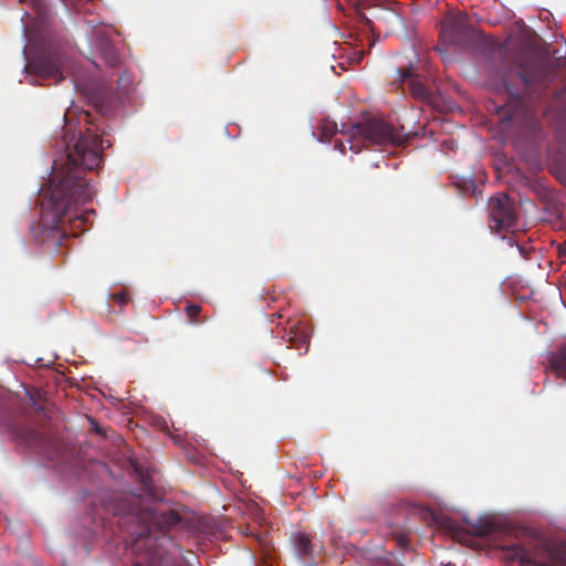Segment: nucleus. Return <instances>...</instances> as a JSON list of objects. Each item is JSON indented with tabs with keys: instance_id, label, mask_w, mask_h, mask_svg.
<instances>
[{
	"instance_id": "21",
	"label": "nucleus",
	"mask_w": 566,
	"mask_h": 566,
	"mask_svg": "<svg viewBox=\"0 0 566 566\" xmlns=\"http://www.w3.org/2000/svg\"><path fill=\"white\" fill-rule=\"evenodd\" d=\"M91 423H92V426H93V430H94L96 433H98V434H101V436H106L105 430H104L103 428H101L96 421L91 420Z\"/></svg>"
},
{
	"instance_id": "22",
	"label": "nucleus",
	"mask_w": 566,
	"mask_h": 566,
	"mask_svg": "<svg viewBox=\"0 0 566 566\" xmlns=\"http://www.w3.org/2000/svg\"><path fill=\"white\" fill-rule=\"evenodd\" d=\"M142 481H143V483H144L145 485H147V478H146V476H143V478H142Z\"/></svg>"
},
{
	"instance_id": "3",
	"label": "nucleus",
	"mask_w": 566,
	"mask_h": 566,
	"mask_svg": "<svg viewBox=\"0 0 566 566\" xmlns=\"http://www.w3.org/2000/svg\"><path fill=\"white\" fill-rule=\"evenodd\" d=\"M340 134L347 136L349 149L358 154L363 147L377 146L386 148L387 146H400L406 140V134L402 128H396L380 118H370L366 122L352 125Z\"/></svg>"
},
{
	"instance_id": "16",
	"label": "nucleus",
	"mask_w": 566,
	"mask_h": 566,
	"mask_svg": "<svg viewBox=\"0 0 566 566\" xmlns=\"http://www.w3.org/2000/svg\"><path fill=\"white\" fill-rule=\"evenodd\" d=\"M322 136L326 139L334 136L337 132V125L335 122L324 120L318 127Z\"/></svg>"
},
{
	"instance_id": "13",
	"label": "nucleus",
	"mask_w": 566,
	"mask_h": 566,
	"mask_svg": "<svg viewBox=\"0 0 566 566\" xmlns=\"http://www.w3.org/2000/svg\"><path fill=\"white\" fill-rule=\"evenodd\" d=\"M291 541L293 544L294 552L300 559L306 560L308 558H312L314 546L312 544V537L310 535L303 532H296L292 534Z\"/></svg>"
},
{
	"instance_id": "7",
	"label": "nucleus",
	"mask_w": 566,
	"mask_h": 566,
	"mask_svg": "<svg viewBox=\"0 0 566 566\" xmlns=\"http://www.w3.org/2000/svg\"><path fill=\"white\" fill-rule=\"evenodd\" d=\"M489 217V226L492 231L512 230L516 226L514 203L505 193L490 198Z\"/></svg>"
},
{
	"instance_id": "6",
	"label": "nucleus",
	"mask_w": 566,
	"mask_h": 566,
	"mask_svg": "<svg viewBox=\"0 0 566 566\" xmlns=\"http://www.w3.org/2000/svg\"><path fill=\"white\" fill-rule=\"evenodd\" d=\"M17 438L56 467H63L72 460L73 451L67 446L59 440L45 437L35 429L21 428L17 431Z\"/></svg>"
},
{
	"instance_id": "1",
	"label": "nucleus",
	"mask_w": 566,
	"mask_h": 566,
	"mask_svg": "<svg viewBox=\"0 0 566 566\" xmlns=\"http://www.w3.org/2000/svg\"><path fill=\"white\" fill-rule=\"evenodd\" d=\"M85 130L78 137L65 140V155L53 161L49 188L43 191L41 219L34 228V238L41 243L62 244L67 235H77L88 224L90 213L78 214L80 206L91 201L95 189L85 178L102 164L104 140L97 125L90 123V112L82 115Z\"/></svg>"
},
{
	"instance_id": "23",
	"label": "nucleus",
	"mask_w": 566,
	"mask_h": 566,
	"mask_svg": "<svg viewBox=\"0 0 566 566\" xmlns=\"http://www.w3.org/2000/svg\"><path fill=\"white\" fill-rule=\"evenodd\" d=\"M134 470H135L136 472H138V473L140 472V471H139V468L137 467V464H134Z\"/></svg>"
},
{
	"instance_id": "15",
	"label": "nucleus",
	"mask_w": 566,
	"mask_h": 566,
	"mask_svg": "<svg viewBox=\"0 0 566 566\" xmlns=\"http://www.w3.org/2000/svg\"><path fill=\"white\" fill-rule=\"evenodd\" d=\"M494 531V524L489 521H478L472 525V533L476 536H488Z\"/></svg>"
},
{
	"instance_id": "10",
	"label": "nucleus",
	"mask_w": 566,
	"mask_h": 566,
	"mask_svg": "<svg viewBox=\"0 0 566 566\" xmlns=\"http://www.w3.org/2000/svg\"><path fill=\"white\" fill-rule=\"evenodd\" d=\"M495 555L507 564V566H548L534 560L530 552L515 542L501 545L496 548Z\"/></svg>"
},
{
	"instance_id": "18",
	"label": "nucleus",
	"mask_w": 566,
	"mask_h": 566,
	"mask_svg": "<svg viewBox=\"0 0 566 566\" xmlns=\"http://www.w3.org/2000/svg\"><path fill=\"white\" fill-rule=\"evenodd\" d=\"M444 526L452 533H457L459 531L457 523L454 521H452L451 518H447L444 521Z\"/></svg>"
},
{
	"instance_id": "12",
	"label": "nucleus",
	"mask_w": 566,
	"mask_h": 566,
	"mask_svg": "<svg viewBox=\"0 0 566 566\" xmlns=\"http://www.w3.org/2000/svg\"><path fill=\"white\" fill-rule=\"evenodd\" d=\"M95 46L107 65L112 67H116L119 65L120 57L118 51L107 36H97Z\"/></svg>"
},
{
	"instance_id": "17",
	"label": "nucleus",
	"mask_w": 566,
	"mask_h": 566,
	"mask_svg": "<svg viewBox=\"0 0 566 566\" xmlns=\"http://www.w3.org/2000/svg\"><path fill=\"white\" fill-rule=\"evenodd\" d=\"M185 312H186L190 323H192V324H198L199 323L197 317L201 313V306L200 305H198V304H189V305L186 306Z\"/></svg>"
},
{
	"instance_id": "11",
	"label": "nucleus",
	"mask_w": 566,
	"mask_h": 566,
	"mask_svg": "<svg viewBox=\"0 0 566 566\" xmlns=\"http://www.w3.org/2000/svg\"><path fill=\"white\" fill-rule=\"evenodd\" d=\"M409 82V91L410 93L419 99H426L429 96V91L427 86L417 78V75L413 71V67L409 66L406 69H398L396 72V77L392 83H398V85Z\"/></svg>"
},
{
	"instance_id": "20",
	"label": "nucleus",
	"mask_w": 566,
	"mask_h": 566,
	"mask_svg": "<svg viewBox=\"0 0 566 566\" xmlns=\"http://www.w3.org/2000/svg\"><path fill=\"white\" fill-rule=\"evenodd\" d=\"M114 297L120 305H124L128 302V296L124 293L115 294Z\"/></svg>"
},
{
	"instance_id": "4",
	"label": "nucleus",
	"mask_w": 566,
	"mask_h": 566,
	"mask_svg": "<svg viewBox=\"0 0 566 566\" xmlns=\"http://www.w3.org/2000/svg\"><path fill=\"white\" fill-rule=\"evenodd\" d=\"M126 517L120 518V524L126 523ZM127 520H132L134 523H137L136 530L127 528V532L135 536L134 546L135 548L145 547L148 553V562L149 566H155L157 559L159 562L163 558L164 552H166L165 545L171 543V539L166 535V532L172 526L177 525L180 522V516L176 512H167L163 513L157 517L156 524L158 527L159 535L153 533L151 527L148 523H145L137 515H129Z\"/></svg>"
},
{
	"instance_id": "24",
	"label": "nucleus",
	"mask_w": 566,
	"mask_h": 566,
	"mask_svg": "<svg viewBox=\"0 0 566 566\" xmlns=\"http://www.w3.org/2000/svg\"><path fill=\"white\" fill-rule=\"evenodd\" d=\"M134 566H142V562L134 563Z\"/></svg>"
},
{
	"instance_id": "5",
	"label": "nucleus",
	"mask_w": 566,
	"mask_h": 566,
	"mask_svg": "<svg viewBox=\"0 0 566 566\" xmlns=\"http://www.w3.org/2000/svg\"><path fill=\"white\" fill-rule=\"evenodd\" d=\"M28 41L31 50L35 51L27 69L35 75L54 80L59 83L63 80L61 71V56L59 51L51 42V33L44 29L38 30L35 27L29 29Z\"/></svg>"
},
{
	"instance_id": "19",
	"label": "nucleus",
	"mask_w": 566,
	"mask_h": 566,
	"mask_svg": "<svg viewBox=\"0 0 566 566\" xmlns=\"http://www.w3.org/2000/svg\"><path fill=\"white\" fill-rule=\"evenodd\" d=\"M334 148L337 149L339 153L345 154V143L340 139H336L334 142Z\"/></svg>"
},
{
	"instance_id": "9",
	"label": "nucleus",
	"mask_w": 566,
	"mask_h": 566,
	"mask_svg": "<svg viewBox=\"0 0 566 566\" xmlns=\"http://www.w3.org/2000/svg\"><path fill=\"white\" fill-rule=\"evenodd\" d=\"M472 33L470 18L464 12L450 13L441 23L440 38L446 43H459Z\"/></svg>"
},
{
	"instance_id": "8",
	"label": "nucleus",
	"mask_w": 566,
	"mask_h": 566,
	"mask_svg": "<svg viewBox=\"0 0 566 566\" xmlns=\"http://www.w3.org/2000/svg\"><path fill=\"white\" fill-rule=\"evenodd\" d=\"M75 86L97 113L102 115L109 114L115 98L114 90L111 86L98 80L88 82L76 81Z\"/></svg>"
},
{
	"instance_id": "14",
	"label": "nucleus",
	"mask_w": 566,
	"mask_h": 566,
	"mask_svg": "<svg viewBox=\"0 0 566 566\" xmlns=\"http://www.w3.org/2000/svg\"><path fill=\"white\" fill-rule=\"evenodd\" d=\"M548 363L556 377L566 380V344L549 355Z\"/></svg>"
},
{
	"instance_id": "2",
	"label": "nucleus",
	"mask_w": 566,
	"mask_h": 566,
	"mask_svg": "<svg viewBox=\"0 0 566 566\" xmlns=\"http://www.w3.org/2000/svg\"><path fill=\"white\" fill-rule=\"evenodd\" d=\"M548 74L549 62L543 57H534L526 65L510 70L503 78L507 99L497 107L500 119L528 137H536L542 132V118L556 130L566 133V87L547 99ZM560 170L566 182V155Z\"/></svg>"
}]
</instances>
